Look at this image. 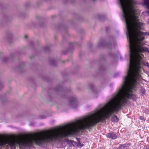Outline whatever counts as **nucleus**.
<instances>
[{"mask_svg": "<svg viewBox=\"0 0 149 149\" xmlns=\"http://www.w3.org/2000/svg\"><path fill=\"white\" fill-rule=\"evenodd\" d=\"M111 120L113 122H117L118 121V119L116 116H114L112 117Z\"/></svg>", "mask_w": 149, "mask_h": 149, "instance_id": "f03ea898", "label": "nucleus"}, {"mask_svg": "<svg viewBox=\"0 0 149 149\" xmlns=\"http://www.w3.org/2000/svg\"><path fill=\"white\" fill-rule=\"evenodd\" d=\"M107 136L109 138H110L112 139H115L117 137L116 135L114 133H109L108 134Z\"/></svg>", "mask_w": 149, "mask_h": 149, "instance_id": "f257e3e1", "label": "nucleus"}, {"mask_svg": "<svg viewBox=\"0 0 149 149\" xmlns=\"http://www.w3.org/2000/svg\"><path fill=\"white\" fill-rule=\"evenodd\" d=\"M140 118L141 119L142 118L141 117H140Z\"/></svg>", "mask_w": 149, "mask_h": 149, "instance_id": "39448f33", "label": "nucleus"}, {"mask_svg": "<svg viewBox=\"0 0 149 149\" xmlns=\"http://www.w3.org/2000/svg\"><path fill=\"white\" fill-rule=\"evenodd\" d=\"M124 147L123 146V145H121L120 146V147L119 148V149H126L125 148H123V147Z\"/></svg>", "mask_w": 149, "mask_h": 149, "instance_id": "7ed1b4c3", "label": "nucleus"}, {"mask_svg": "<svg viewBox=\"0 0 149 149\" xmlns=\"http://www.w3.org/2000/svg\"><path fill=\"white\" fill-rule=\"evenodd\" d=\"M140 118L141 119L142 118L141 117H140Z\"/></svg>", "mask_w": 149, "mask_h": 149, "instance_id": "423d86ee", "label": "nucleus"}, {"mask_svg": "<svg viewBox=\"0 0 149 149\" xmlns=\"http://www.w3.org/2000/svg\"><path fill=\"white\" fill-rule=\"evenodd\" d=\"M146 149H149V147H148V148H146Z\"/></svg>", "mask_w": 149, "mask_h": 149, "instance_id": "20e7f679", "label": "nucleus"}]
</instances>
